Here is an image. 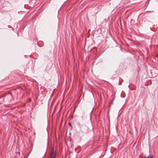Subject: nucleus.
<instances>
[{
    "label": "nucleus",
    "mask_w": 158,
    "mask_h": 158,
    "mask_svg": "<svg viewBox=\"0 0 158 158\" xmlns=\"http://www.w3.org/2000/svg\"><path fill=\"white\" fill-rule=\"evenodd\" d=\"M56 150L50 147V158H56Z\"/></svg>",
    "instance_id": "f03ea898"
},
{
    "label": "nucleus",
    "mask_w": 158,
    "mask_h": 158,
    "mask_svg": "<svg viewBox=\"0 0 158 158\" xmlns=\"http://www.w3.org/2000/svg\"><path fill=\"white\" fill-rule=\"evenodd\" d=\"M81 130L83 133H86L88 132V127L85 125H81L79 123H77Z\"/></svg>",
    "instance_id": "f257e3e1"
},
{
    "label": "nucleus",
    "mask_w": 158,
    "mask_h": 158,
    "mask_svg": "<svg viewBox=\"0 0 158 158\" xmlns=\"http://www.w3.org/2000/svg\"><path fill=\"white\" fill-rule=\"evenodd\" d=\"M148 158H153V157L152 156H148L147 157Z\"/></svg>",
    "instance_id": "20e7f679"
},
{
    "label": "nucleus",
    "mask_w": 158,
    "mask_h": 158,
    "mask_svg": "<svg viewBox=\"0 0 158 158\" xmlns=\"http://www.w3.org/2000/svg\"><path fill=\"white\" fill-rule=\"evenodd\" d=\"M41 158H43V157H41Z\"/></svg>",
    "instance_id": "39448f33"
},
{
    "label": "nucleus",
    "mask_w": 158,
    "mask_h": 158,
    "mask_svg": "<svg viewBox=\"0 0 158 158\" xmlns=\"http://www.w3.org/2000/svg\"><path fill=\"white\" fill-rule=\"evenodd\" d=\"M69 126L70 128V129L72 130L73 128V127L70 123H69Z\"/></svg>",
    "instance_id": "7ed1b4c3"
}]
</instances>
